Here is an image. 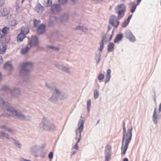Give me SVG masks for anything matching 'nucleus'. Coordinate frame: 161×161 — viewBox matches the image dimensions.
<instances>
[{"instance_id": "nucleus-1", "label": "nucleus", "mask_w": 161, "mask_h": 161, "mask_svg": "<svg viewBox=\"0 0 161 161\" xmlns=\"http://www.w3.org/2000/svg\"><path fill=\"white\" fill-rule=\"evenodd\" d=\"M123 130L124 131V134L122 138V144L124 143L125 139V142L124 148L122 150L121 154L122 155H125L128 148L129 144L130 143L132 135L131 131L132 128L131 127L129 128L128 129L126 133L125 123L123 122Z\"/></svg>"}, {"instance_id": "nucleus-2", "label": "nucleus", "mask_w": 161, "mask_h": 161, "mask_svg": "<svg viewBox=\"0 0 161 161\" xmlns=\"http://www.w3.org/2000/svg\"><path fill=\"white\" fill-rule=\"evenodd\" d=\"M3 103L8 112L7 114H4L5 116H8L9 115L11 116H15L20 119H25V117L24 115L21 114L20 112L18 113L16 111L14 110L12 108H9L10 106L9 104L7 103L4 102L3 101V99L0 98V103Z\"/></svg>"}, {"instance_id": "nucleus-3", "label": "nucleus", "mask_w": 161, "mask_h": 161, "mask_svg": "<svg viewBox=\"0 0 161 161\" xmlns=\"http://www.w3.org/2000/svg\"><path fill=\"white\" fill-rule=\"evenodd\" d=\"M84 122L83 120H80L78 123V128L76 129V139H77L76 143L73 147V148L76 150H78L79 147L78 146V143H79L81 139V133L82 132L83 129V125Z\"/></svg>"}, {"instance_id": "nucleus-4", "label": "nucleus", "mask_w": 161, "mask_h": 161, "mask_svg": "<svg viewBox=\"0 0 161 161\" xmlns=\"http://www.w3.org/2000/svg\"><path fill=\"white\" fill-rule=\"evenodd\" d=\"M116 8L117 10H119L118 12V18L120 19L124 16L125 12L126 10V7L124 4H121L118 5Z\"/></svg>"}, {"instance_id": "nucleus-5", "label": "nucleus", "mask_w": 161, "mask_h": 161, "mask_svg": "<svg viewBox=\"0 0 161 161\" xmlns=\"http://www.w3.org/2000/svg\"><path fill=\"white\" fill-rule=\"evenodd\" d=\"M33 64L31 63H23L20 65V67L22 69L20 71L21 74H26L29 71L28 69L31 68Z\"/></svg>"}, {"instance_id": "nucleus-6", "label": "nucleus", "mask_w": 161, "mask_h": 161, "mask_svg": "<svg viewBox=\"0 0 161 161\" xmlns=\"http://www.w3.org/2000/svg\"><path fill=\"white\" fill-rule=\"evenodd\" d=\"M109 23L114 27H117L119 24V22L115 16L112 15L109 20Z\"/></svg>"}, {"instance_id": "nucleus-7", "label": "nucleus", "mask_w": 161, "mask_h": 161, "mask_svg": "<svg viewBox=\"0 0 161 161\" xmlns=\"http://www.w3.org/2000/svg\"><path fill=\"white\" fill-rule=\"evenodd\" d=\"M38 41L37 38L36 36H33L31 37L28 46L31 47L36 46L38 45Z\"/></svg>"}, {"instance_id": "nucleus-8", "label": "nucleus", "mask_w": 161, "mask_h": 161, "mask_svg": "<svg viewBox=\"0 0 161 161\" xmlns=\"http://www.w3.org/2000/svg\"><path fill=\"white\" fill-rule=\"evenodd\" d=\"M125 36L126 38L131 42H134L136 40L135 36L130 31H127L125 32Z\"/></svg>"}, {"instance_id": "nucleus-9", "label": "nucleus", "mask_w": 161, "mask_h": 161, "mask_svg": "<svg viewBox=\"0 0 161 161\" xmlns=\"http://www.w3.org/2000/svg\"><path fill=\"white\" fill-rule=\"evenodd\" d=\"M61 9L60 5L58 4H54L51 7V10L54 14L58 13Z\"/></svg>"}, {"instance_id": "nucleus-10", "label": "nucleus", "mask_w": 161, "mask_h": 161, "mask_svg": "<svg viewBox=\"0 0 161 161\" xmlns=\"http://www.w3.org/2000/svg\"><path fill=\"white\" fill-rule=\"evenodd\" d=\"M9 30V28L8 27H4L2 30L0 29V38L4 37Z\"/></svg>"}, {"instance_id": "nucleus-11", "label": "nucleus", "mask_w": 161, "mask_h": 161, "mask_svg": "<svg viewBox=\"0 0 161 161\" xmlns=\"http://www.w3.org/2000/svg\"><path fill=\"white\" fill-rule=\"evenodd\" d=\"M9 9L8 8H4L1 9L0 13L2 16H4L8 15L9 13Z\"/></svg>"}, {"instance_id": "nucleus-12", "label": "nucleus", "mask_w": 161, "mask_h": 161, "mask_svg": "<svg viewBox=\"0 0 161 161\" xmlns=\"http://www.w3.org/2000/svg\"><path fill=\"white\" fill-rule=\"evenodd\" d=\"M45 30V26L42 24L40 25L37 29V33L39 34L43 33Z\"/></svg>"}, {"instance_id": "nucleus-13", "label": "nucleus", "mask_w": 161, "mask_h": 161, "mask_svg": "<svg viewBox=\"0 0 161 161\" xmlns=\"http://www.w3.org/2000/svg\"><path fill=\"white\" fill-rule=\"evenodd\" d=\"M137 5L134 2H131L130 3V8L132 13H133L134 12Z\"/></svg>"}, {"instance_id": "nucleus-14", "label": "nucleus", "mask_w": 161, "mask_h": 161, "mask_svg": "<svg viewBox=\"0 0 161 161\" xmlns=\"http://www.w3.org/2000/svg\"><path fill=\"white\" fill-rule=\"evenodd\" d=\"M4 68L8 70H10L13 69V67L10 62H8L4 65Z\"/></svg>"}, {"instance_id": "nucleus-15", "label": "nucleus", "mask_w": 161, "mask_h": 161, "mask_svg": "<svg viewBox=\"0 0 161 161\" xmlns=\"http://www.w3.org/2000/svg\"><path fill=\"white\" fill-rule=\"evenodd\" d=\"M21 33L24 34H27L29 33V29L27 26H25L22 27L21 29Z\"/></svg>"}, {"instance_id": "nucleus-16", "label": "nucleus", "mask_w": 161, "mask_h": 161, "mask_svg": "<svg viewBox=\"0 0 161 161\" xmlns=\"http://www.w3.org/2000/svg\"><path fill=\"white\" fill-rule=\"evenodd\" d=\"M35 9L37 12L41 13L44 10V8L40 4H38L36 6Z\"/></svg>"}, {"instance_id": "nucleus-17", "label": "nucleus", "mask_w": 161, "mask_h": 161, "mask_svg": "<svg viewBox=\"0 0 161 161\" xmlns=\"http://www.w3.org/2000/svg\"><path fill=\"white\" fill-rule=\"evenodd\" d=\"M25 37V36L24 34L20 33L18 36L17 37V40L18 42H21L23 41Z\"/></svg>"}, {"instance_id": "nucleus-18", "label": "nucleus", "mask_w": 161, "mask_h": 161, "mask_svg": "<svg viewBox=\"0 0 161 161\" xmlns=\"http://www.w3.org/2000/svg\"><path fill=\"white\" fill-rule=\"evenodd\" d=\"M111 71L110 69H108L107 71V75L105 80V83H107L109 81L111 76Z\"/></svg>"}, {"instance_id": "nucleus-19", "label": "nucleus", "mask_w": 161, "mask_h": 161, "mask_svg": "<svg viewBox=\"0 0 161 161\" xmlns=\"http://www.w3.org/2000/svg\"><path fill=\"white\" fill-rule=\"evenodd\" d=\"M123 36L122 34H118L115 37L114 42L115 43H117L118 41H120L123 37Z\"/></svg>"}, {"instance_id": "nucleus-20", "label": "nucleus", "mask_w": 161, "mask_h": 161, "mask_svg": "<svg viewBox=\"0 0 161 161\" xmlns=\"http://www.w3.org/2000/svg\"><path fill=\"white\" fill-rule=\"evenodd\" d=\"M114 45L113 43L110 42L108 45V52H112L114 48Z\"/></svg>"}, {"instance_id": "nucleus-21", "label": "nucleus", "mask_w": 161, "mask_h": 161, "mask_svg": "<svg viewBox=\"0 0 161 161\" xmlns=\"http://www.w3.org/2000/svg\"><path fill=\"white\" fill-rule=\"evenodd\" d=\"M52 0H44L43 3L44 5L46 7H48L51 5Z\"/></svg>"}, {"instance_id": "nucleus-22", "label": "nucleus", "mask_w": 161, "mask_h": 161, "mask_svg": "<svg viewBox=\"0 0 161 161\" xmlns=\"http://www.w3.org/2000/svg\"><path fill=\"white\" fill-rule=\"evenodd\" d=\"M7 47L5 45H2L0 46V54H3L6 52Z\"/></svg>"}, {"instance_id": "nucleus-23", "label": "nucleus", "mask_w": 161, "mask_h": 161, "mask_svg": "<svg viewBox=\"0 0 161 161\" xmlns=\"http://www.w3.org/2000/svg\"><path fill=\"white\" fill-rule=\"evenodd\" d=\"M111 147L109 145H107L105 147V153H111Z\"/></svg>"}, {"instance_id": "nucleus-24", "label": "nucleus", "mask_w": 161, "mask_h": 161, "mask_svg": "<svg viewBox=\"0 0 161 161\" xmlns=\"http://www.w3.org/2000/svg\"><path fill=\"white\" fill-rule=\"evenodd\" d=\"M156 109L155 108L153 115V120L154 123L156 124L157 123V115L156 113Z\"/></svg>"}, {"instance_id": "nucleus-25", "label": "nucleus", "mask_w": 161, "mask_h": 161, "mask_svg": "<svg viewBox=\"0 0 161 161\" xmlns=\"http://www.w3.org/2000/svg\"><path fill=\"white\" fill-rule=\"evenodd\" d=\"M29 48L30 47H28V46L25 48H23L21 51V53L23 54L26 53L28 51Z\"/></svg>"}, {"instance_id": "nucleus-26", "label": "nucleus", "mask_w": 161, "mask_h": 161, "mask_svg": "<svg viewBox=\"0 0 161 161\" xmlns=\"http://www.w3.org/2000/svg\"><path fill=\"white\" fill-rule=\"evenodd\" d=\"M76 29L81 30L82 31L84 32H86L87 31V29L86 28L81 26L80 25L77 27Z\"/></svg>"}, {"instance_id": "nucleus-27", "label": "nucleus", "mask_w": 161, "mask_h": 161, "mask_svg": "<svg viewBox=\"0 0 161 161\" xmlns=\"http://www.w3.org/2000/svg\"><path fill=\"white\" fill-rule=\"evenodd\" d=\"M104 75L103 74L100 73L97 76V79L100 82H101L104 79Z\"/></svg>"}, {"instance_id": "nucleus-28", "label": "nucleus", "mask_w": 161, "mask_h": 161, "mask_svg": "<svg viewBox=\"0 0 161 161\" xmlns=\"http://www.w3.org/2000/svg\"><path fill=\"white\" fill-rule=\"evenodd\" d=\"M105 161H109L111 158V153H105Z\"/></svg>"}, {"instance_id": "nucleus-29", "label": "nucleus", "mask_w": 161, "mask_h": 161, "mask_svg": "<svg viewBox=\"0 0 161 161\" xmlns=\"http://www.w3.org/2000/svg\"><path fill=\"white\" fill-rule=\"evenodd\" d=\"M99 93L98 92L97 90H96L94 91V98L95 99H97L98 97L99 96Z\"/></svg>"}, {"instance_id": "nucleus-30", "label": "nucleus", "mask_w": 161, "mask_h": 161, "mask_svg": "<svg viewBox=\"0 0 161 161\" xmlns=\"http://www.w3.org/2000/svg\"><path fill=\"white\" fill-rule=\"evenodd\" d=\"M103 48V40L102 39L100 43V51H102Z\"/></svg>"}, {"instance_id": "nucleus-31", "label": "nucleus", "mask_w": 161, "mask_h": 161, "mask_svg": "<svg viewBox=\"0 0 161 161\" xmlns=\"http://www.w3.org/2000/svg\"><path fill=\"white\" fill-rule=\"evenodd\" d=\"M87 108L88 111L90 110V108L91 106V101L90 99L87 100Z\"/></svg>"}, {"instance_id": "nucleus-32", "label": "nucleus", "mask_w": 161, "mask_h": 161, "mask_svg": "<svg viewBox=\"0 0 161 161\" xmlns=\"http://www.w3.org/2000/svg\"><path fill=\"white\" fill-rule=\"evenodd\" d=\"M129 21L127 19L124 21L122 24V27H126L129 24Z\"/></svg>"}, {"instance_id": "nucleus-33", "label": "nucleus", "mask_w": 161, "mask_h": 161, "mask_svg": "<svg viewBox=\"0 0 161 161\" xmlns=\"http://www.w3.org/2000/svg\"><path fill=\"white\" fill-rule=\"evenodd\" d=\"M57 20L56 18L54 16H51L50 18V22H54Z\"/></svg>"}, {"instance_id": "nucleus-34", "label": "nucleus", "mask_w": 161, "mask_h": 161, "mask_svg": "<svg viewBox=\"0 0 161 161\" xmlns=\"http://www.w3.org/2000/svg\"><path fill=\"white\" fill-rule=\"evenodd\" d=\"M40 21L39 20H37L36 19L34 20V25L35 27L37 26L38 24L40 23Z\"/></svg>"}, {"instance_id": "nucleus-35", "label": "nucleus", "mask_w": 161, "mask_h": 161, "mask_svg": "<svg viewBox=\"0 0 161 161\" xmlns=\"http://www.w3.org/2000/svg\"><path fill=\"white\" fill-rule=\"evenodd\" d=\"M68 19V16L67 14L64 15L62 17V18L61 19L63 20H67Z\"/></svg>"}, {"instance_id": "nucleus-36", "label": "nucleus", "mask_w": 161, "mask_h": 161, "mask_svg": "<svg viewBox=\"0 0 161 161\" xmlns=\"http://www.w3.org/2000/svg\"><path fill=\"white\" fill-rule=\"evenodd\" d=\"M58 2L64 4L67 2V0H58Z\"/></svg>"}, {"instance_id": "nucleus-37", "label": "nucleus", "mask_w": 161, "mask_h": 161, "mask_svg": "<svg viewBox=\"0 0 161 161\" xmlns=\"http://www.w3.org/2000/svg\"><path fill=\"white\" fill-rule=\"evenodd\" d=\"M48 47L49 48H51L56 50H58L59 49V48L58 47H54L52 46H48Z\"/></svg>"}, {"instance_id": "nucleus-38", "label": "nucleus", "mask_w": 161, "mask_h": 161, "mask_svg": "<svg viewBox=\"0 0 161 161\" xmlns=\"http://www.w3.org/2000/svg\"><path fill=\"white\" fill-rule=\"evenodd\" d=\"M48 157L50 159H52L53 157V152H51L48 155Z\"/></svg>"}, {"instance_id": "nucleus-39", "label": "nucleus", "mask_w": 161, "mask_h": 161, "mask_svg": "<svg viewBox=\"0 0 161 161\" xmlns=\"http://www.w3.org/2000/svg\"><path fill=\"white\" fill-rule=\"evenodd\" d=\"M1 128L3 129H4L6 130H7L8 131H11V130L9 128H6L5 126H2L1 127Z\"/></svg>"}, {"instance_id": "nucleus-40", "label": "nucleus", "mask_w": 161, "mask_h": 161, "mask_svg": "<svg viewBox=\"0 0 161 161\" xmlns=\"http://www.w3.org/2000/svg\"><path fill=\"white\" fill-rule=\"evenodd\" d=\"M4 3V0H0V6H2Z\"/></svg>"}, {"instance_id": "nucleus-41", "label": "nucleus", "mask_w": 161, "mask_h": 161, "mask_svg": "<svg viewBox=\"0 0 161 161\" xmlns=\"http://www.w3.org/2000/svg\"><path fill=\"white\" fill-rule=\"evenodd\" d=\"M20 7L19 5H17L16 6V10L17 11H19L20 9Z\"/></svg>"}, {"instance_id": "nucleus-42", "label": "nucleus", "mask_w": 161, "mask_h": 161, "mask_svg": "<svg viewBox=\"0 0 161 161\" xmlns=\"http://www.w3.org/2000/svg\"><path fill=\"white\" fill-rule=\"evenodd\" d=\"M11 23H12V24H11L12 26H14V25L16 24V21L15 20H12Z\"/></svg>"}, {"instance_id": "nucleus-43", "label": "nucleus", "mask_w": 161, "mask_h": 161, "mask_svg": "<svg viewBox=\"0 0 161 161\" xmlns=\"http://www.w3.org/2000/svg\"><path fill=\"white\" fill-rule=\"evenodd\" d=\"M132 16V14H131L129 16V17L128 18L127 20L130 21L131 18V17Z\"/></svg>"}, {"instance_id": "nucleus-44", "label": "nucleus", "mask_w": 161, "mask_h": 161, "mask_svg": "<svg viewBox=\"0 0 161 161\" xmlns=\"http://www.w3.org/2000/svg\"><path fill=\"white\" fill-rule=\"evenodd\" d=\"M3 58H2V56L1 55H0V64H2L3 63Z\"/></svg>"}, {"instance_id": "nucleus-45", "label": "nucleus", "mask_w": 161, "mask_h": 161, "mask_svg": "<svg viewBox=\"0 0 161 161\" xmlns=\"http://www.w3.org/2000/svg\"><path fill=\"white\" fill-rule=\"evenodd\" d=\"M54 92H55V93H57V94L60 93V92H59V91L58 90H57V89L55 90Z\"/></svg>"}, {"instance_id": "nucleus-46", "label": "nucleus", "mask_w": 161, "mask_h": 161, "mask_svg": "<svg viewBox=\"0 0 161 161\" xmlns=\"http://www.w3.org/2000/svg\"><path fill=\"white\" fill-rule=\"evenodd\" d=\"M141 1L142 0H137L136 4L138 5L140 3Z\"/></svg>"}, {"instance_id": "nucleus-47", "label": "nucleus", "mask_w": 161, "mask_h": 161, "mask_svg": "<svg viewBox=\"0 0 161 161\" xmlns=\"http://www.w3.org/2000/svg\"><path fill=\"white\" fill-rule=\"evenodd\" d=\"M1 135L2 136H5V134L4 133L1 132Z\"/></svg>"}, {"instance_id": "nucleus-48", "label": "nucleus", "mask_w": 161, "mask_h": 161, "mask_svg": "<svg viewBox=\"0 0 161 161\" xmlns=\"http://www.w3.org/2000/svg\"><path fill=\"white\" fill-rule=\"evenodd\" d=\"M8 88L7 86H4V87H3V90H6V89H8Z\"/></svg>"}, {"instance_id": "nucleus-49", "label": "nucleus", "mask_w": 161, "mask_h": 161, "mask_svg": "<svg viewBox=\"0 0 161 161\" xmlns=\"http://www.w3.org/2000/svg\"><path fill=\"white\" fill-rule=\"evenodd\" d=\"M159 111H161V103L159 107Z\"/></svg>"}, {"instance_id": "nucleus-50", "label": "nucleus", "mask_w": 161, "mask_h": 161, "mask_svg": "<svg viewBox=\"0 0 161 161\" xmlns=\"http://www.w3.org/2000/svg\"><path fill=\"white\" fill-rule=\"evenodd\" d=\"M123 161H129L128 159L127 158H125L123 159Z\"/></svg>"}, {"instance_id": "nucleus-51", "label": "nucleus", "mask_w": 161, "mask_h": 161, "mask_svg": "<svg viewBox=\"0 0 161 161\" xmlns=\"http://www.w3.org/2000/svg\"><path fill=\"white\" fill-rule=\"evenodd\" d=\"M113 36V34L112 33V34H111V35L110 36V38H109V40H111L112 38V36Z\"/></svg>"}, {"instance_id": "nucleus-52", "label": "nucleus", "mask_w": 161, "mask_h": 161, "mask_svg": "<svg viewBox=\"0 0 161 161\" xmlns=\"http://www.w3.org/2000/svg\"><path fill=\"white\" fill-rule=\"evenodd\" d=\"M1 77H2V74L0 73V79L1 78Z\"/></svg>"}, {"instance_id": "nucleus-53", "label": "nucleus", "mask_w": 161, "mask_h": 161, "mask_svg": "<svg viewBox=\"0 0 161 161\" xmlns=\"http://www.w3.org/2000/svg\"><path fill=\"white\" fill-rule=\"evenodd\" d=\"M24 1H25V0H22V2H21L22 3H23V2H24Z\"/></svg>"}, {"instance_id": "nucleus-54", "label": "nucleus", "mask_w": 161, "mask_h": 161, "mask_svg": "<svg viewBox=\"0 0 161 161\" xmlns=\"http://www.w3.org/2000/svg\"><path fill=\"white\" fill-rule=\"evenodd\" d=\"M75 153H76V152H75V151H74V152H73V154H75Z\"/></svg>"}, {"instance_id": "nucleus-55", "label": "nucleus", "mask_w": 161, "mask_h": 161, "mask_svg": "<svg viewBox=\"0 0 161 161\" xmlns=\"http://www.w3.org/2000/svg\"><path fill=\"white\" fill-rule=\"evenodd\" d=\"M160 4H161V1H160Z\"/></svg>"}, {"instance_id": "nucleus-56", "label": "nucleus", "mask_w": 161, "mask_h": 161, "mask_svg": "<svg viewBox=\"0 0 161 161\" xmlns=\"http://www.w3.org/2000/svg\"><path fill=\"white\" fill-rule=\"evenodd\" d=\"M19 146H20V145L19 144H18Z\"/></svg>"}, {"instance_id": "nucleus-57", "label": "nucleus", "mask_w": 161, "mask_h": 161, "mask_svg": "<svg viewBox=\"0 0 161 161\" xmlns=\"http://www.w3.org/2000/svg\"><path fill=\"white\" fill-rule=\"evenodd\" d=\"M145 161H148V160H145Z\"/></svg>"}]
</instances>
